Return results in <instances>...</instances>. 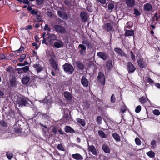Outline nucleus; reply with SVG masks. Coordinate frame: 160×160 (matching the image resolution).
Masks as SVG:
<instances>
[{
    "label": "nucleus",
    "mask_w": 160,
    "mask_h": 160,
    "mask_svg": "<svg viewBox=\"0 0 160 160\" xmlns=\"http://www.w3.org/2000/svg\"><path fill=\"white\" fill-rule=\"evenodd\" d=\"M98 1L100 3L104 4L106 3L105 0H98Z\"/></svg>",
    "instance_id": "680f3d73"
},
{
    "label": "nucleus",
    "mask_w": 160,
    "mask_h": 160,
    "mask_svg": "<svg viewBox=\"0 0 160 160\" xmlns=\"http://www.w3.org/2000/svg\"><path fill=\"white\" fill-rule=\"evenodd\" d=\"M144 8L145 10L147 11H149L152 9V7L150 4L146 3L144 5Z\"/></svg>",
    "instance_id": "a211bd4d"
},
{
    "label": "nucleus",
    "mask_w": 160,
    "mask_h": 160,
    "mask_svg": "<svg viewBox=\"0 0 160 160\" xmlns=\"http://www.w3.org/2000/svg\"><path fill=\"white\" fill-rule=\"evenodd\" d=\"M102 118L100 117H98L97 118V121L98 124H100L101 123Z\"/></svg>",
    "instance_id": "09e8293b"
},
{
    "label": "nucleus",
    "mask_w": 160,
    "mask_h": 160,
    "mask_svg": "<svg viewBox=\"0 0 160 160\" xmlns=\"http://www.w3.org/2000/svg\"><path fill=\"white\" fill-rule=\"evenodd\" d=\"M102 149L105 152L108 153H110V148L106 144H104L102 145Z\"/></svg>",
    "instance_id": "aec40b11"
},
{
    "label": "nucleus",
    "mask_w": 160,
    "mask_h": 160,
    "mask_svg": "<svg viewBox=\"0 0 160 160\" xmlns=\"http://www.w3.org/2000/svg\"><path fill=\"white\" fill-rule=\"evenodd\" d=\"M134 13L137 16L140 15V12L136 9H134Z\"/></svg>",
    "instance_id": "de8ad7c7"
},
{
    "label": "nucleus",
    "mask_w": 160,
    "mask_h": 160,
    "mask_svg": "<svg viewBox=\"0 0 160 160\" xmlns=\"http://www.w3.org/2000/svg\"><path fill=\"white\" fill-rule=\"evenodd\" d=\"M114 51L121 56L126 57V54L119 48H116Z\"/></svg>",
    "instance_id": "f8f14e48"
},
{
    "label": "nucleus",
    "mask_w": 160,
    "mask_h": 160,
    "mask_svg": "<svg viewBox=\"0 0 160 160\" xmlns=\"http://www.w3.org/2000/svg\"><path fill=\"white\" fill-rule=\"evenodd\" d=\"M32 26L31 25H28L26 27V29H30L32 28Z\"/></svg>",
    "instance_id": "774afa93"
},
{
    "label": "nucleus",
    "mask_w": 160,
    "mask_h": 160,
    "mask_svg": "<svg viewBox=\"0 0 160 160\" xmlns=\"http://www.w3.org/2000/svg\"><path fill=\"white\" fill-rule=\"evenodd\" d=\"M13 154L11 152H7V156L8 158L9 159H10L13 157Z\"/></svg>",
    "instance_id": "72a5a7b5"
},
{
    "label": "nucleus",
    "mask_w": 160,
    "mask_h": 160,
    "mask_svg": "<svg viewBox=\"0 0 160 160\" xmlns=\"http://www.w3.org/2000/svg\"><path fill=\"white\" fill-rule=\"evenodd\" d=\"M10 83L12 86H15L16 85V80L15 79H12L10 80Z\"/></svg>",
    "instance_id": "4c0bfd02"
},
{
    "label": "nucleus",
    "mask_w": 160,
    "mask_h": 160,
    "mask_svg": "<svg viewBox=\"0 0 160 160\" xmlns=\"http://www.w3.org/2000/svg\"><path fill=\"white\" fill-rule=\"evenodd\" d=\"M132 22H128L126 25L128 28H132Z\"/></svg>",
    "instance_id": "58836bf2"
},
{
    "label": "nucleus",
    "mask_w": 160,
    "mask_h": 160,
    "mask_svg": "<svg viewBox=\"0 0 160 160\" xmlns=\"http://www.w3.org/2000/svg\"><path fill=\"white\" fill-rule=\"evenodd\" d=\"M72 157L76 160H82L83 157L82 156L78 153H76L72 154Z\"/></svg>",
    "instance_id": "2eb2a0df"
},
{
    "label": "nucleus",
    "mask_w": 160,
    "mask_h": 160,
    "mask_svg": "<svg viewBox=\"0 0 160 160\" xmlns=\"http://www.w3.org/2000/svg\"><path fill=\"white\" fill-rule=\"evenodd\" d=\"M104 28L107 31H110L111 30L112 27L110 23H108L104 25Z\"/></svg>",
    "instance_id": "b1692460"
},
{
    "label": "nucleus",
    "mask_w": 160,
    "mask_h": 160,
    "mask_svg": "<svg viewBox=\"0 0 160 160\" xmlns=\"http://www.w3.org/2000/svg\"><path fill=\"white\" fill-rule=\"evenodd\" d=\"M23 2L26 4H29V1L28 0H23L22 1Z\"/></svg>",
    "instance_id": "e2e57ef3"
},
{
    "label": "nucleus",
    "mask_w": 160,
    "mask_h": 160,
    "mask_svg": "<svg viewBox=\"0 0 160 160\" xmlns=\"http://www.w3.org/2000/svg\"><path fill=\"white\" fill-rule=\"evenodd\" d=\"M133 34L134 31L132 29L127 30L125 33V35L127 37L132 36Z\"/></svg>",
    "instance_id": "412c9836"
},
{
    "label": "nucleus",
    "mask_w": 160,
    "mask_h": 160,
    "mask_svg": "<svg viewBox=\"0 0 160 160\" xmlns=\"http://www.w3.org/2000/svg\"><path fill=\"white\" fill-rule=\"evenodd\" d=\"M58 14L60 18L63 19H68L67 15L64 12L60 11H58Z\"/></svg>",
    "instance_id": "6e6552de"
},
{
    "label": "nucleus",
    "mask_w": 160,
    "mask_h": 160,
    "mask_svg": "<svg viewBox=\"0 0 160 160\" xmlns=\"http://www.w3.org/2000/svg\"><path fill=\"white\" fill-rule=\"evenodd\" d=\"M108 7L109 10H112L114 8V5L112 3H109L108 5Z\"/></svg>",
    "instance_id": "ea45409f"
},
{
    "label": "nucleus",
    "mask_w": 160,
    "mask_h": 160,
    "mask_svg": "<svg viewBox=\"0 0 160 160\" xmlns=\"http://www.w3.org/2000/svg\"><path fill=\"white\" fill-rule=\"evenodd\" d=\"M63 66L64 70L68 74H71L73 72L74 68L72 65L66 63Z\"/></svg>",
    "instance_id": "7ed1b4c3"
},
{
    "label": "nucleus",
    "mask_w": 160,
    "mask_h": 160,
    "mask_svg": "<svg viewBox=\"0 0 160 160\" xmlns=\"http://www.w3.org/2000/svg\"><path fill=\"white\" fill-rule=\"evenodd\" d=\"M101 160H107V158L103 155L101 156L100 157Z\"/></svg>",
    "instance_id": "13d9d810"
},
{
    "label": "nucleus",
    "mask_w": 160,
    "mask_h": 160,
    "mask_svg": "<svg viewBox=\"0 0 160 160\" xmlns=\"http://www.w3.org/2000/svg\"><path fill=\"white\" fill-rule=\"evenodd\" d=\"M131 58L133 60L135 61V56L133 55V53L132 51H131Z\"/></svg>",
    "instance_id": "864d4df0"
},
{
    "label": "nucleus",
    "mask_w": 160,
    "mask_h": 160,
    "mask_svg": "<svg viewBox=\"0 0 160 160\" xmlns=\"http://www.w3.org/2000/svg\"><path fill=\"white\" fill-rule=\"evenodd\" d=\"M54 29L57 32L62 34L66 32L65 28L59 25H56L54 26Z\"/></svg>",
    "instance_id": "20e7f679"
},
{
    "label": "nucleus",
    "mask_w": 160,
    "mask_h": 160,
    "mask_svg": "<svg viewBox=\"0 0 160 160\" xmlns=\"http://www.w3.org/2000/svg\"><path fill=\"white\" fill-rule=\"evenodd\" d=\"M44 31L47 30L49 32H50L51 31L50 29V28H49V27H48V25L47 24H46L45 25V27L44 28Z\"/></svg>",
    "instance_id": "c03bdc74"
},
{
    "label": "nucleus",
    "mask_w": 160,
    "mask_h": 160,
    "mask_svg": "<svg viewBox=\"0 0 160 160\" xmlns=\"http://www.w3.org/2000/svg\"><path fill=\"white\" fill-rule=\"evenodd\" d=\"M78 48H80V53L82 55H84L86 53V47L83 44H80L79 45Z\"/></svg>",
    "instance_id": "1a4fd4ad"
},
{
    "label": "nucleus",
    "mask_w": 160,
    "mask_h": 160,
    "mask_svg": "<svg viewBox=\"0 0 160 160\" xmlns=\"http://www.w3.org/2000/svg\"><path fill=\"white\" fill-rule=\"evenodd\" d=\"M141 107L140 105L138 106L135 109V112L137 113L139 112L141 110Z\"/></svg>",
    "instance_id": "a19ab883"
},
{
    "label": "nucleus",
    "mask_w": 160,
    "mask_h": 160,
    "mask_svg": "<svg viewBox=\"0 0 160 160\" xmlns=\"http://www.w3.org/2000/svg\"><path fill=\"white\" fill-rule=\"evenodd\" d=\"M80 16L82 19L84 21H85L87 20V15L86 13L84 12H82L81 13Z\"/></svg>",
    "instance_id": "5701e85b"
},
{
    "label": "nucleus",
    "mask_w": 160,
    "mask_h": 160,
    "mask_svg": "<svg viewBox=\"0 0 160 160\" xmlns=\"http://www.w3.org/2000/svg\"><path fill=\"white\" fill-rule=\"evenodd\" d=\"M31 13L32 14H33V15H36V14H37V12L34 10H32L31 11Z\"/></svg>",
    "instance_id": "69168bd1"
},
{
    "label": "nucleus",
    "mask_w": 160,
    "mask_h": 160,
    "mask_svg": "<svg viewBox=\"0 0 160 160\" xmlns=\"http://www.w3.org/2000/svg\"><path fill=\"white\" fill-rule=\"evenodd\" d=\"M57 148L60 150L64 151L65 149L62 145L61 144H58L57 146Z\"/></svg>",
    "instance_id": "473e14b6"
},
{
    "label": "nucleus",
    "mask_w": 160,
    "mask_h": 160,
    "mask_svg": "<svg viewBox=\"0 0 160 160\" xmlns=\"http://www.w3.org/2000/svg\"><path fill=\"white\" fill-rule=\"evenodd\" d=\"M155 86L158 88H160V84L156 83L155 84Z\"/></svg>",
    "instance_id": "338daca9"
},
{
    "label": "nucleus",
    "mask_w": 160,
    "mask_h": 160,
    "mask_svg": "<svg viewBox=\"0 0 160 160\" xmlns=\"http://www.w3.org/2000/svg\"><path fill=\"white\" fill-rule=\"evenodd\" d=\"M24 48L23 47H21L18 50H17L16 52L17 53H18L20 52V51H23L24 50Z\"/></svg>",
    "instance_id": "6e6d98bb"
},
{
    "label": "nucleus",
    "mask_w": 160,
    "mask_h": 160,
    "mask_svg": "<svg viewBox=\"0 0 160 160\" xmlns=\"http://www.w3.org/2000/svg\"><path fill=\"white\" fill-rule=\"evenodd\" d=\"M127 65L129 72H132L135 70V68L131 62H128Z\"/></svg>",
    "instance_id": "0eeeda50"
},
{
    "label": "nucleus",
    "mask_w": 160,
    "mask_h": 160,
    "mask_svg": "<svg viewBox=\"0 0 160 160\" xmlns=\"http://www.w3.org/2000/svg\"><path fill=\"white\" fill-rule=\"evenodd\" d=\"M156 143V142L155 140H152L151 142V144L152 147H154Z\"/></svg>",
    "instance_id": "5fc2aeb1"
},
{
    "label": "nucleus",
    "mask_w": 160,
    "mask_h": 160,
    "mask_svg": "<svg viewBox=\"0 0 160 160\" xmlns=\"http://www.w3.org/2000/svg\"><path fill=\"white\" fill-rule=\"evenodd\" d=\"M64 130L67 132H75V131L70 126H66L64 128Z\"/></svg>",
    "instance_id": "f3484780"
},
{
    "label": "nucleus",
    "mask_w": 160,
    "mask_h": 160,
    "mask_svg": "<svg viewBox=\"0 0 160 160\" xmlns=\"http://www.w3.org/2000/svg\"><path fill=\"white\" fill-rule=\"evenodd\" d=\"M125 3L128 7H132L135 5V2L134 0H126Z\"/></svg>",
    "instance_id": "9b49d317"
},
{
    "label": "nucleus",
    "mask_w": 160,
    "mask_h": 160,
    "mask_svg": "<svg viewBox=\"0 0 160 160\" xmlns=\"http://www.w3.org/2000/svg\"><path fill=\"white\" fill-rule=\"evenodd\" d=\"M126 108L125 106H123L121 108L120 110L122 112H124L126 111Z\"/></svg>",
    "instance_id": "8fccbe9b"
},
{
    "label": "nucleus",
    "mask_w": 160,
    "mask_h": 160,
    "mask_svg": "<svg viewBox=\"0 0 160 160\" xmlns=\"http://www.w3.org/2000/svg\"><path fill=\"white\" fill-rule=\"evenodd\" d=\"M81 82L82 84L84 86L87 87L88 85V82L84 77H82L81 80Z\"/></svg>",
    "instance_id": "4be33fe9"
},
{
    "label": "nucleus",
    "mask_w": 160,
    "mask_h": 160,
    "mask_svg": "<svg viewBox=\"0 0 160 160\" xmlns=\"http://www.w3.org/2000/svg\"><path fill=\"white\" fill-rule=\"evenodd\" d=\"M97 55L104 60H106L108 58L107 55L104 53L102 52H98Z\"/></svg>",
    "instance_id": "4468645a"
},
{
    "label": "nucleus",
    "mask_w": 160,
    "mask_h": 160,
    "mask_svg": "<svg viewBox=\"0 0 160 160\" xmlns=\"http://www.w3.org/2000/svg\"><path fill=\"white\" fill-rule=\"evenodd\" d=\"M33 67L37 72L38 73L43 70V67L39 64H34Z\"/></svg>",
    "instance_id": "9d476101"
},
{
    "label": "nucleus",
    "mask_w": 160,
    "mask_h": 160,
    "mask_svg": "<svg viewBox=\"0 0 160 160\" xmlns=\"http://www.w3.org/2000/svg\"><path fill=\"white\" fill-rule=\"evenodd\" d=\"M106 66L108 69H110L112 67V62L111 61L108 62L106 63Z\"/></svg>",
    "instance_id": "2f4dec72"
},
{
    "label": "nucleus",
    "mask_w": 160,
    "mask_h": 160,
    "mask_svg": "<svg viewBox=\"0 0 160 160\" xmlns=\"http://www.w3.org/2000/svg\"><path fill=\"white\" fill-rule=\"evenodd\" d=\"M88 150L91 152L94 155H97V152L95 147L94 146H89L88 147Z\"/></svg>",
    "instance_id": "dca6fc26"
},
{
    "label": "nucleus",
    "mask_w": 160,
    "mask_h": 160,
    "mask_svg": "<svg viewBox=\"0 0 160 160\" xmlns=\"http://www.w3.org/2000/svg\"><path fill=\"white\" fill-rule=\"evenodd\" d=\"M98 80L101 84L104 85L105 83V80L104 75L102 72H99L98 77Z\"/></svg>",
    "instance_id": "39448f33"
},
{
    "label": "nucleus",
    "mask_w": 160,
    "mask_h": 160,
    "mask_svg": "<svg viewBox=\"0 0 160 160\" xmlns=\"http://www.w3.org/2000/svg\"><path fill=\"white\" fill-rule=\"evenodd\" d=\"M29 100L25 98H19L15 104L16 107H20L26 106L28 103Z\"/></svg>",
    "instance_id": "f03ea898"
},
{
    "label": "nucleus",
    "mask_w": 160,
    "mask_h": 160,
    "mask_svg": "<svg viewBox=\"0 0 160 160\" xmlns=\"http://www.w3.org/2000/svg\"><path fill=\"white\" fill-rule=\"evenodd\" d=\"M29 81V78L28 77H25L22 78V82L24 84H27Z\"/></svg>",
    "instance_id": "a878e982"
},
{
    "label": "nucleus",
    "mask_w": 160,
    "mask_h": 160,
    "mask_svg": "<svg viewBox=\"0 0 160 160\" xmlns=\"http://www.w3.org/2000/svg\"><path fill=\"white\" fill-rule=\"evenodd\" d=\"M82 43L83 44H85L86 45H88L89 44L88 41L87 40H84L82 42Z\"/></svg>",
    "instance_id": "3c124183"
},
{
    "label": "nucleus",
    "mask_w": 160,
    "mask_h": 160,
    "mask_svg": "<svg viewBox=\"0 0 160 160\" xmlns=\"http://www.w3.org/2000/svg\"><path fill=\"white\" fill-rule=\"evenodd\" d=\"M135 142L136 144L140 145L141 144V141L140 139L138 138H136L135 139Z\"/></svg>",
    "instance_id": "c9c22d12"
},
{
    "label": "nucleus",
    "mask_w": 160,
    "mask_h": 160,
    "mask_svg": "<svg viewBox=\"0 0 160 160\" xmlns=\"http://www.w3.org/2000/svg\"><path fill=\"white\" fill-rule=\"evenodd\" d=\"M76 65L77 67L81 69H82L84 68L83 65L79 61L77 62Z\"/></svg>",
    "instance_id": "c756f323"
},
{
    "label": "nucleus",
    "mask_w": 160,
    "mask_h": 160,
    "mask_svg": "<svg viewBox=\"0 0 160 160\" xmlns=\"http://www.w3.org/2000/svg\"><path fill=\"white\" fill-rule=\"evenodd\" d=\"M32 45L33 46L36 47V48L35 49H38V47L37 46V44L35 42H34V43H32Z\"/></svg>",
    "instance_id": "0e129e2a"
},
{
    "label": "nucleus",
    "mask_w": 160,
    "mask_h": 160,
    "mask_svg": "<svg viewBox=\"0 0 160 160\" xmlns=\"http://www.w3.org/2000/svg\"><path fill=\"white\" fill-rule=\"evenodd\" d=\"M22 68L23 72H26L29 69V68L28 66H25L23 68Z\"/></svg>",
    "instance_id": "37998d69"
},
{
    "label": "nucleus",
    "mask_w": 160,
    "mask_h": 160,
    "mask_svg": "<svg viewBox=\"0 0 160 160\" xmlns=\"http://www.w3.org/2000/svg\"><path fill=\"white\" fill-rule=\"evenodd\" d=\"M153 114L156 115H158L160 114V112L159 110L155 109L153 111Z\"/></svg>",
    "instance_id": "79ce46f5"
},
{
    "label": "nucleus",
    "mask_w": 160,
    "mask_h": 160,
    "mask_svg": "<svg viewBox=\"0 0 160 160\" xmlns=\"http://www.w3.org/2000/svg\"><path fill=\"white\" fill-rule=\"evenodd\" d=\"M138 62L139 66L141 68H143L145 67L146 64L144 62L142 58H140L138 60Z\"/></svg>",
    "instance_id": "ddd939ff"
},
{
    "label": "nucleus",
    "mask_w": 160,
    "mask_h": 160,
    "mask_svg": "<svg viewBox=\"0 0 160 160\" xmlns=\"http://www.w3.org/2000/svg\"><path fill=\"white\" fill-rule=\"evenodd\" d=\"M50 63L52 68L55 70H57L58 69V67L57 63L52 58H51L49 60Z\"/></svg>",
    "instance_id": "423d86ee"
},
{
    "label": "nucleus",
    "mask_w": 160,
    "mask_h": 160,
    "mask_svg": "<svg viewBox=\"0 0 160 160\" xmlns=\"http://www.w3.org/2000/svg\"><path fill=\"white\" fill-rule=\"evenodd\" d=\"M37 3L39 5L41 4L43 1V0H37Z\"/></svg>",
    "instance_id": "bf43d9fd"
},
{
    "label": "nucleus",
    "mask_w": 160,
    "mask_h": 160,
    "mask_svg": "<svg viewBox=\"0 0 160 160\" xmlns=\"http://www.w3.org/2000/svg\"><path fill=\"white\" fill-rule=\"evenodd\" d=\"M111 101L113 102H114L115 101V98L113 94H112L111 96Z\"/></svg>",
    "instance_id": "49530a36"
},
{
    "label": "nucleus",
    "mask_w": 160,
    "mask_h": 160,
    "mask_svg": "<svg viewBox=\"0 0 160 160\" xmlns=\"http://www.w3.org/2000/svg\"><path fill=\"white\" fill-rule=\"evenodd\" d=\"M112 136L117 141H120V137L119 135L116 133H114L112 134Z\"/></svg>",
    "instance_id": "393cba45"
},
{
    "label": "nucleus",
    "mask_w": 160,
    "mask_h": 160,
    "mask_svg": "<svg viewBox=\"0 0 160 160\" xmlns=\"http://www.w3.org/2000/svg\"><path fill=\"white\" fill-rule=\"evenodd\" d=\"M47 40L48 41L49 43L51 45H53L55 48H59L63 46V43L62 41L57 40L56 36L54 34H50L47 33Z\"/></svg>",
    "instance_id": "f257e3e1"
},
{
    "label": "nucleus",
    "mask_w": 160,
    "mask_h": 160,
    "mask_svg": "<svg viewBox=\"0 0 160 160\" xmlns=\"http://www.w3.org/2000/svg\"><path fill=\"white\" fill-rule=\"evenodd\" d=\"M52 131L54 133L56 134L57 132V128L55 127H54L52 129Z\"/></svg>",
    "instance_id": "052dcab7"
},
{
    "label": "nucleus",
    "mask_w": 160,
    "mask_h": 160,
    "mask_svg": "<svg viewBox=\"0 0 160 160\" xmlns=\"http://www.w3.org/2000/svg\"><path fill=\"white\" fill-rule=\"evenodd\" d=\"M64 95L66 99L69 100H71L72 99V95L69 92L67 91L65 92L64 93Z\"/></svg>",
    "instance_id": "6ab92c4d"
},
{
    "label": "nucleus",
    "mask_w": 160,
    "mask_h": 160,
    "mask_svg": "<svg viewBox=\"0 0 160 160\" xmlns=\"http://www.w3.org/2000/svg\"><path fill=\"white\" fill-rule=\"evenodd\" d=\"M77 121L80 123L82 126H84L85 125V121L83 119L78 118L77 119Z\"/></svg>",
    "instance_id": "cd10ccee"
},
{
    "label": "nucleus",
    "mask_w": 160,
    "mask_h": 160,
    "mask_svg": "<svg viewBox=\"0 0 160 160\" xmlns=\"http://www.w3.org/2000/svg\"><path fill=\"white\" fill-rule=\"evenodd\" d=\"M17 70L19 74L22 73L24 72L22 68H18Z\"/></svg>",
    "instance_id": "603ef678"
},
{
    "label": "nucleus",
    "mask_w": 160,
    "mask_h": 160,
    "mask_svg": "<svg viewBox=\"0 0 160 160\" xmlns=\"http://www.w3.org/2000/svg\"><path fill=\"white\" fill-rule=\"evenodd\" d=\"M147 100L149 102V100L148 98H147L146 99L145 97H142L139 99V101L142 104H144L146 102Z\"/></svg>",
    "instance_id": "c85d7f7f"
},
{
    "label": "nucleus",
    "mask_w": 160,
    "mask_h": 160,
    "mask_svg": "<svg viewBox=\"0 0 160 160\" xmlns=\"http://www.w3.org/2000/svg\"><path fill=\"white\" fill-rule=\"evenodd\" d=\"M5 58V56L3 54H0V59L3 60Z\"/></svg>",
    "instance_id": "4d7b16f0"
},
{
    "label": "nucleus",
    "mask_w": 160,
    "mask_h": 160,
    "mask_svg": "<svg viewBox=\"0 0 160 160\" xmlns=\"http://www.w3.org/2000/svg\"><path fill=\"white\" fill-rule=\"evenodd\" d=\"M154 17L157 20H158L160 18V15L159 14L156 13L155 14Z\"/></svg>",
    "instance_id": "a18cd8bd"
},
{
    "label": "nucleus",
    "mask_w": 160,
    "mask_h": 160,
    "mask_svg": "<svg viewBox=\"0 0 160 160\" xmlns=\"http://www.w3.org/2000/svg\"><path fill=\"white\" fill-rule=\"evenodd\" d=\"M147 154L150 157L153 158L154 157L155 153L152 151H150L147 152Z\"/></svg>",
    "instance_id": "7c9ffc66"
},
{
    "label": "nucleus",
    "mask_w": 160,
    "mask_h": 160,
    "mask_svg": "<svg viewBox=\"0 0 160 160\" xmlns=\"http://www.w3.org/2000/svg\"><path fill=\"white\" fill-rule=\"evenodd\" d=\"M99 135L102 138H105L107 137L106 135L102 130L98 131Z\"/></svg>",
    "instance_id": "bb28decb"
},
{
    "label": "nucleus",
    "mask_w": 160,
    "mask_h": 160,
    "mask_svg": "<svg viewBox=\"0 0 160 160\" xmlns=\"http://www.w3.org/2000/svg\"><path fill=\"white\" fill-rule=\"evenodd\" d=\"M26 57V55L25 54H22L21 56L19 58V61L22 62L23 61V59L25 58Z\"/></svg>",
    "instance_id": "f704fd0d"
},
{
    "label": "nucleus",
    "mask_w": 160,
    "mask_h": 160,
    "mask_svg": "<svg viewBox=\"0 0 160 160\" xmlns=\"http://www.w3.org/2000/svg\"><path fill=\"white\" fill-rule=\"evenodd\" d=\"M64 116L68 120H71L72 119L71 116L66 113H64Z\"/></svg>",
    "instance_id": "e433bc0d"
}]
</instances>
